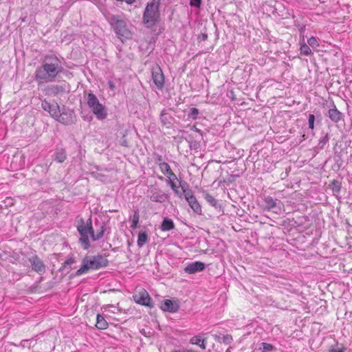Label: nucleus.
<instances>
[{"mask_svg":"<svg viewBox=\"0 0 352 352\" xmlns=\"http://www.w3.org/2000/svg\"><path fill=\"white\" fill-rule=\"evenodd\" d=\"M329 118L333 122H338L342 119V113L335 107L328 111Z\"/></svg>","mask_w":352,"mask_h":352,"instance_id":"412c9836","label":"nucleus"},{"mask_svg":"<svg viewBox=\"0 0 352 352\" xmlns=\"http://www.w3.org/2000/svg\"><path fill=\"white\" fill-rule=\"evenodd\" d=\"M346 348L344 346H338V345L335 347H331L329 352H345Z\"/></svg>","mask_w":352,"mask_h":352,"instance_id":"f704fd0d","label":"nucleus"},{"mask_svg":"<svg viewBox=\"0 0 352 352\" xmlns=\"http://www.w3.org/2000/svg\"><path fill=\"white\" fill-rule=\"evenodd\" d=\"M47 94L51 96H56L59 94H63L66 92L65 84L64 85H51L47 87Z\"/></svg>","mask_w":352,"mask_h":352,"instance_id":"2eb2a0df","label":"nucleus"},{"mask_svg":"<svg viewBox=\"0 0 352 352\" xmlns=\"http://www.w3.org/2000/svg\"><path fill=\"white\" fill-rule=\"evenodd\" d=\"M108 263V260L102 255L85 256L82 261L81 267L76 272V276H80L91 270L104 267Z\"/></svg>","mask_w":352,"mask_h":352,"instance_id":"f03ea898","label":"nucleus"},{"mask_svg":"<svg viewBox=\"0 0 352 352\" xmlns=\"http://www.w3.org/2000/svg\"><path fill=\"white\" fill-rule=\"evenodd\" d=\"M278 199H274L270 196H267L263 198V207L265 210L270 211L274 208L277 205Z\"/></svg>","mask_w":352,"mask_h":352,"instance_id":"dca6fc26","label":"nucleus"},{"mask_svg":"<svg viewBox=\"0 0 352 352\" xmlns=\"http://www.w3.org/2000/svg\"><path fill=\"white\" fill-rule=\"evenodd\" d=\"M315 116L314 114H309L308 118L309 128L314 129V128Z\"/></svg>","mask_w":352,"mask_h":352,"instance_id":"473e14b6","label":"nucleus"},{"mask_svg":"<svg viewBox=\"0 0 352 352\" xmlns=\"http://www.w3.org/2000/svg\"><path fill=\"white\" fill-rule=\"evenodd\" d=\"M41 107L44 111L49 112L50 116L55 120L58 116V113H60V108L56 102L51 104L46 100H44L42 101Z\"/></svg>","mask_w":352,"mask_h":352,"instance_id":"9b49d317","label":"nucleus"},{"mask_svg":"<svg viewBox=\"0 0 352 352\" xmlns=\"http://www.w3.org/2000/svg\"><path fill=\"white\" fill-rule=\"evenodd\" d=\"M300 53L302 54L308 56L312 54L311 50L310 49L309 46L307 45L306 43H303L301 45L300 47Z\"/></svg>","mask_w":352,"mask_h":352,"instance_id":"c85d7f7f","label":"nucleus"},{"mask_svg":"<svg viewBox=\"0 0 352 352\" xmlns=\"http://www.w3.org/2000/svg\"><path fill=\"white\" fill-rule=\"evenodd\" d=\"M274 349V347L272 344L266 342L261 343L259 346V350L262 352H270L272 351Z\"/></svg>","mask_w":352,"mask_h":352,"instance_id":"cd10ccee","label":"nucleus"},{"mask_svg":"<svg viewBox=\"0 0 352 352\" xmlns=\"http://www.w3.org/2000/svg\"><path fill=\"white\" fill-rule=\"evenodd\" d=\"M199 38V41H204L207 40V38H208V34H206V33H202V34H201L199 36V38Z\"/></svg>","mask_w":352,"mask_h":352,"instance_id":"a19ab883","label":"nucleus"},{"mask_svg":"<svg viewBox=\"0 0 352 352\" xmlns=\"http://www.w3.org/2000/svg\"><path fill=\"white\" fill-rule=\"evenodd\" d=\"M75 262V260L74 258L71 257L68 258L67 261H65L63 265L60 268V271H63L66 267L69 266V269L71 268L70 266Z\"/></svg>","mask_w":352,"mask_h":352,"instance_id":"7c9ffc66","label":"nucleus"},{"mask_svg":"<svg viewBox=\"0 0 352 352\" xmlns=\"http://www.w3.org/2000/svg\"><path fill=\"white\" fill-rule=\"evenodd\" d=\"M168 184H169V185H170V186L171 187V188L174 190V192H175V193H177V194H178V193H179V191H178V190H177V186H176V185H175V182H173V181L171 180V178H170V179L168 180Z\"/></svg>","mask_w":352,"mask_h":352,"instance_id":"c9c22d12","label":"nucleus"},{"mask_svg":"<svg viewBox=\"0 0 352 352\" xmlns=\"http://www.w3.org/2000/svg\"><path fill=\"white\" fill-rule=\"evenodd\" d=\"M168 195L161 190L155 189L151 190V195H150L151 201L164 203L168 200Z\"/></svg>","mask_w":352,"mask_h":352,"instance_id":"ddd939ff","label":"nucleus"},{"mask_svg":"<svg viewBox=\"0 0 352 352\" xmlns=\"http://www.w3.org/2000/svg\"><path fill=\"white\" fill-rule=\"evenodd\" d=\"M182 352H197V351L192 350V349H189V350H186V351H183Z\"/></svg>","mask_w":352,"mask_h":352,"instance_id":"49530a36","label":"nucleus"},{"mask_svg":"<svg viewBox=\"0 0 352 352\" xmlns=\"http://www.w3.org/2000/svg\"><path fill=\"white\" fill-rule=\"evenodd\" d=\"M160 170L168 178L173 177V179H177V177L175 173L172 171L169 164L166 162L163 164H160L159 166Z\"/></svg>","mask_w":352,"mask_h":352,"instance_id":"aec40b11","label":"nucleus"},{"mask_svg":"<svg viewBox=\"0 0 352 352\" xmlns=\"http://www.w3.org/2000/svg\"><path fill=\"white\" fill-rule=\"evenodd\" d=\"M329 140V135L326 134L325 136L320 142V144H321V148H323L324 145L327 144V142H328Z\"/></svg>","mask_w":352,"mask_h":352,"instance_id":"58836bf2","label":"nucleus"},{"mask_svg":"<svg viewBox=\"0 0 352 352\" xmlns=\"http://www.w3.org/2000/svg\"><path fill=\"white\" fill-rule=\"evenodd\" d=\"M108 21L118 38H120L122 43L131 38L132 33L129 29L126 21L120 16L112 15L108 19Z\"/></svg>","mask_w":352,"mask_h":352,"instance_id":"7ed1b4c3","label":"nucleus"},{"mask_svg":"<svg viewBox=\"0 0 352 352\" xmlns=\"http://www.w3.org/2000/svg\"><path fill=\"white\" fill-rule=\"evenodd\" d=\"M24 263H29L32 270L39 274H44L45 272V266L43 261L36 254L23 259Z\"/></svg>","mask_w":352,"mask_h":352,"instance_id":"0eeeda50","label":"nucleus"},{"mask_svg":"<svg viewBox=\"0 0 352 352\" xmlns=\"http://www.w3.org/2000/svg\"><path fill=\"white\" fill-rule=\"evenodd\" d=\"M108 85H109V87L110 88L111 90L112 91H114L115 89H116V85L114 84V82L111 80H109L108 82Z\"/></svg>","mask_w":352,"mask_h":352,"instance_id":"79ce46f5","label":"nucleus"},{"mask_svg":"<svg viewBox=\"0 0 352 352\" xmlns=\"http://www.w3.org/2000/svg\"><path fill=\"white\" fill-rule=\"evenodd\" d=\"M173 120V117L169 113L166 112V111L164 110L162 111L160 114V121L163 126L167 129L170 128Z\"/></svg>","mask_w":352,"mask_h":352,"instance_id":"f3484780","label":"nucleus"},{"mask_svg":"<svg viewBox=\"0 0 352 352\" xmlns=\"http://www.w3.org/2000/svg\"><path fill=\"white\" fill-rule=\"evenodd\" d=\"M204 340L203 339L202 341L201 342V343L199 344V346L203 349H206V344L204 343Z\"/></svg>","mask_w":352,"mask_h":352,"instance_id":"37998d69","label":"nucleus"},{"mask_svg":"<svg viewBox=\"0 0 352 352\" xmlns=\"http://www.w3.org/2000/svg\"><path fill=\"white\" fill-rule=\"evenodd\" d=\"M201 4V0H190V5L192 7L199 8Z\"/></svg>","mask_w":352,"mask_h":352,"instance_id":"e433bc0d","label":"nucleus"},{"mask_svg":"<svg viewBox=\"0 0 352 352\" xmlns=\"http://www.w3.org/2000/svg\"><path fill=\"white\" fill-rule=\"evenodd\" d=\"M338 183L336 180H333V184Z\"/></svg>","mask_w":352,"mask_h":352,"instance_id":"de8ad7c7","label":"nucleus"},{"mask_svg":"<svg viewBox=\"0 0 352 352\" xmlns=\"http://www.w3.org/2000/svg\"><path fill=\"white\" fill-rule=\"evenodd\" d=\"M193 130L200 134H201V131L199 129H197L195 126H193Z\"/></svg>","mask_w":352,"mask_h":352,"instance_id":"a18cd8bd","label":"nucleus"},{"mask_svg":"<svg viewBox=\"0 0 352 352\" xmlns=\"http://www.w3.org/2000/svg\"><path fill=\"white\" fill-rule=\"evenodd\" d=\"M122 1H125L127 4L131 5L135 1V0H122Z\"/></svg>","mask_w":352,"mask_h":352,"instance_id":"c03bdc74","label":"nucleus"},{"mask_svg":"<svg viewBox=\"0 0 352 352\" xmlns=\"http://www.w3.org/2000/svg\"><path fill=\"white\" fill-rule=\"evenodd\" d=\"M135 302L141 305L148 307H153L152 300L148 295V293L144 289H141L138 293L133 296Z\"/></svg>","mask_w":352,"mask_h":352,"instance_id":"1a4fd4ad","label":"nucleus"},{"mask_svg":"<svg viewBox=\"0 0 352 352\" xmlns=\"http://www.w3.org/2000/svg\"><path fill=\"white\" fill-rule=\"evenodd\" d=\"M56 120L65 125H71L76 122V116L73 110L63 107L60 109V113H58Z\"/></svg>","mask_w":352,"mask_h":352,"instance_id":"423d86ee","label":"nucleus"},{"mask_svg":"<svg viewBox=\"0 0 352 352\" xmlns=\"http://www.w3.org/2000/svg\"><path fill=\"white\" fill-rule=\"evenodd\" d=\"M92 175L96 177V179L100 180V181H102V182H104L106 179H105V176L100 174V173H92Z\"/></svg>","mask_w":352,"mask_h":352,"instance_id":"4c0bfd02","label":"nucleus"},{"mask_svg":"<svg viewBox=\"0 0 352 352\" xmlns=\"http://www.w3.org/2000/svg\"><path fill=\"white\" fill-rule=\"evenodd\" d=\"M175 225L172 219L165 217L160 226V229L162 231H170L174 229Z\"/></svg>","mask_w":352,"mask_h":352,"instance_id":"4be33fe9","label":"nucleus"},{"mask_svg":"<svg viewBox=\"0 0 352 352\" xmlns=\"http://www.w3.org/2000/svg\"><path fill=\"white\" fill-rule=\"evenodd\" d=\"M54 160L58 163H63L67 159V154L65 148H57L53 155Z\"/></svg>","mask_w":352,"mask_h":352,"instance_id":"a211bd4d","label":"nucleus"},{"mask_svg":"<svg viewBox=\"0 0 352 352\" xmlns=\"http://www.w3.org/2000/svg\"><path fill=\"white\" fill-rule=\"evenodd\" d=\"M204 198L206 201L212 206L214 208H217L218 206V201L210 194L206 193L204 195Z\"/></svg>","mask_w":352,"mask_h":352,"instance_id":"393cba45","label":"nucleus"},{"mask_svg":"<svg viewBox=\"0 0 352 352\" xmlns=\"http://www.w3.org/2000/svg\"><path fill=\"white\" fill-rule=\"evenodd\" d=\"M96 327L99 329H106L108 327V322L100 314L97 315Z\"/></svg>","mask_w":352,"mask_h":352,"instance_id":"b1692460","label":"nucleus"},{"mask_svg":"<svg viewBox=\"0 0 352 352\" xmlns=\"http://www.w3.org/2000/svg\"><path fill=\"white\" fill-rule=\"evenodd\" d=\"M139 220H140L139 210H136L134 211V214H133V219H132V222H131V228L133 230H135V228H137Z\"/></svg>","mask_w":352,"mask_h":352,"instance_id":"a878e982","label":"nucleus"},{"mask_svg":"<svg viewBox=\"0 0 352 352\" xmlns=\"http://www.w3.org/2000/svg\"><path fill=\"white\" fill-rule=\"evenodd\" d=\"M308 45L312 47H317L319 44L317 39L314 36H311L307 40Z\"/></svg>","mask_w":352,"mask_h":352,"instance_id":"2f4dec72","label":"nucleus"},{"mask_svg":"<svg viewBox=\"0 0 352 352\" xmlns=\"http://www.w3.org/2000/svg\"><path fill=\"white\" fill-rule=\"evenodd\" d=\"M63 70L60 60L55 54H46L42 65L35 71V80L38 85L54 82Z\"/></svg>","mask_w":352,"mask_h":352,"instance_id":"f257e3e1","label":"nucleus"},{"mask_svg":"<svg viewBox=\"0 0 352 352\" xmlns=\"http://www.w3.org/2000/svg\"><path fill=\"white\" fill-rule=\"evenodd\" d=\"M104 223H102V225L100 227V230L97 234H95L94 231L93 232V234H91L92 240L95 241L101 239L104 235Z\"/></svg>","mask_w":352,"mask_h":352,"instance_id":"bb28decb","label":"nucleus"},{"mask_svg":"<svg viewBox=\"0 0 352 352\" xmlns=\"http://www.w3.org/2000/svg\"><path fill=\"white\" fill-rule=\"evenodd\" d=\"M155 161L156 164H157L159 166L160 165V164L164 163L163 162V157L160 155H156V157H155Z\"/></svg>","mask_w":352,"mask_h":352,"instance_id":"ea45409f","label":"nucleus"},{"mask_svg":"<svg viewBox=\"0 0 352 352\" xmlns=\"http://www.w3.org/2000/svg\"><path fill=\"white\" fill-rule=\"evenodd\" d=\"M202 340L203 339L200 336H194L190 339V342L192 344L199 345Z\"/></svg>","mask_w":352,"mask_h":352,"instance_id":"72a5a7b5","label":"nucleus"},{"mask_svg":"<svg viewBox=\"0 0 352 352\" xmlns=\"http://www.w3.org/2000/svg\"><path fill=\"white\" fill-rule=\"evenodd\" d=\"M76 228L80 234V243L85 250H87L90 247L89 234L91 237L94 232L91 219L89 218L86 223H85L83 219H80L78 222Z\"/></svg>","mask_w":352,"mask_h":352,"instance_id":"20e7f679","label":"nucleus"},{"mask_svg":"<svg viewBox=\"0 0 352 352\" xmlns=\"http://www.w3.org/2000/svg\"><path fill=\"white\" fill-rule=\"evenodd\" d=\"M151 73L154 84L159 89H162L164 85V76L160 67L157 65L153 67Z\"/></svg>","mask_w":352,"mask_h":352,"instance_id":"9d476101","label":"nucleus"},{"mask_svg":"<svg viewBox=\"0 0 352 352\" xmlns=\"http://www.w3.org/2000/svg\"><path fill=\"white\" fill-rule=\"evenodd\" d=\"M213 337L217 342L219 343H224L226 344H230L233 340L232 336L230 334L222 335L220 333H217L213 335Z\"/></svg>","mask_w":352,"mask_h":352,"instance_id":"6ab92c4d","label":"nucleus"},{"mask_svg":"<svg viewBox=\"0 0 352 352\" xmlns=\"http://www.w3.org/2000/svg\"><path fill=\"white\" fill-rule=\"evenodd\" d=\"M199 114V110L197 108L192 107L190 109L188 116L192 120H196Z\"/></svg>","mask_w":352,"mask_h":352,"instance_id":"c756f323","label":"nucleus"},{"mask_svg":"<svg viewBox=\"0 0 352 352\" xmlns=\"http://www.w3.org/2000/svg\"><path fill=\"white\" fill-rule=\"evenodd\" d=\"M148 236L146 232L141 231L138 234L137 245L139 248H142L148 241Z\"/></svg>","mask_w":352,"mask_h":352,"instance_id":"5701e85b","label":"nucleus"},{"mask_svg":"<svg viewBox=\"0 0 352 352\" xmlns=\"http://www.w3.org/2000/svg\"><path fill=\"white\" fill-rule=\"evenodd\" d=\"M182 188L184 193L186 200L188 201L192 210L197 214H201V206L197 201L196 197L192 195L191 190H186L184 186Z\"/></svg>","mask_w":352,"mask_h":352,"instance_id":"6e6552de","label":"nucleus"},{"mask_svg":"<svg viewBox=\"0 0 352 352\" xmlns=\"http://www.w3.org/2000/svg\"><path fill=\"white\" fill-rule=\"evenodd\" d=\"M87 105L91 109L96 117L100 120H104L107 116L105 107L99 102L95 94L90 92L87 94Z\"/></svg>","mask_w":352,"mask_h":352,"instance_id":"39448f33","label":"nucleus"},{"mask_svg":"<svg viewBox=\"0 0 352 352\" xmlns=\"http://www.w3.org/2000/svg\"><path fill=\"white\" fill-rule=\"evenodd\" d=\"M161 308L165 311L175 313L179 310V305L177 300L166 299L162 304Z\"/></svg>","mask_w":352,"mask_h":352,"instance_id":"4468645a","label":"nucleus"},{"mask_svg":"<svg viewBox=\"0 0 352 352\" xmlns=\"http://www.w3.org/2000/svg\"><path fill=\"white\" fill-rule=\"evenodd\" d=\"M205 263L201 261H195L189 263L185 268L184 272L189 274H195L197 272H202L205 270Z\"/></svg>","mask_w":352,"mask_h":352,"instance_id":"f8f14e48","label":"nucleus"}]
</instances>
